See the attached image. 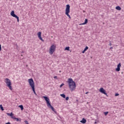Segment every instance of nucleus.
<instances>
[{
    "mask_svg": "<svg viewBox=\"0 0 124 124\" xmlns=\"http://www.w3.org/2000/svg\"><path fill=\"white\" fill-rule=\"evenodd\" d=\"M68 83L69 85V88L71 92H73L75 89H76V83L73 81V79L71 78H69L68 79Z\"/></svg>",
    "mask_w": 124,
    "mask_h": 124,
    "instance_id": "obj_1",
    "label": "nucleus"
},
{
    "mask_svg": "<svg viewBox=\"0 0 124 124\" xmlns=\"http://www.w3.org/2000/svg\"><path fill=\"white\" fill-rule=\"evenodd\" d=\"M28 82L30 86H31L34 94H35V95H37V94H36V93L35 92V89L34 88V81H33V79L32 78H30L28 79Z\"/></svg>",
    "mask_w": 124,
    "mask_h": 124,
    "instance_id": "obj_2",
    "label": "nucleus"
},
{
    "mask_svg": "<svg viewBox=\"0 0 124 124\" xmlns=\"http://www.w3.org/2000/svg\"><path fill=\"white\" fill-rule=\"evenodd\" d=\"M70 12V5L69 4H67L66 6L65 9V15L69 17L70 19H71V17H70V15H69V13Z\"/></svg>",
    "mask_w": 124,
    "mask_h": 124,
    "instance_id": "obj_3",
    "label": "nucleus"
},
{
    "mask_svg": "<svg viewBox=\"0 0 124 124\" xmlns=\"http://www.w3.org/2000/svg\"><path fill=\"white\" fill-rule=\"evenodd\" d=\"M5 83H6L8 88L11 90L12 91V86H11V81L10 79L8 78H5Z\"/></svg>",
    "mask_w": 124,
    "mask_h": 124,
    "instance_id": "obj_4",
    "label": "nucleus"
},
{
    "mask_svg": "<svg viewBox=\"0 0 124 124\" xmlns=\"http://www.w3.org/2000/svg\"><path fill=\"white\" fill-rule=\"evenodd\" d=\"M55 50H56V46L54 45H52L49 49V54L52 55L54 52H55Z\"/></svg>",
    "mask_w": 124,
    "mask_h": 124,
    "instance_id": "obj_5",
    "label": "nucleus"
},
{
    "mask_svg": "<svg viewBox=\"0 0 124 124\" xmlns=\"http://www.w3.org/2000/svg\"><path fill=\"white\" fill-rule=\"evenodd\" d=\"M11 15L12 16V17L16 18V19H17V22L19 23V16H17V15L15 14L14 11H12L11 12Z\"/></svg>",
    "mask_w": 124,
    "mask_h": 124,
    "instance_id": "obj_6",
    "label": "nucleus"
},
{
    "mask_svg": "<svg viewBox=\"0 0 124 124\" xmlns=\"http://www.w3.org/2000/svg\"><path fill=\"white\" fill-rule=\"evenodd\" d=\"M43 98H44V99L46 101V104H47V106H48V105H49V104H51V103H50V99H49L48 98V97L46 96H43Z\"/></svg>",
    "mask_w": 124,
    "mask_h": 124,
    "instance_id": "obj_7",
    "label": "nucleus"
},
{
    "mask_svg": "<svg viewBox=\"0 0 124 124\" xmlns=\"http://www.w3.org/2000/svg\"><path fill=\"white\" fill-rule=\"evenodd\" d=\"M99 92L100 93H103L104 94H105V95H107V93H106V91H105V90H104V89L103 88H101L99 89Z\"/></svg>",
    "mask_w": 124,
    "mask_h": 124,
    "instance_id": "obj_8",
    "label": "nucleus"
},
{
    "mask_svg": "<svg viewBox=\"0 0 124 124\" xmlns=\"http://www.w3.org/2000/svg\"><path fill=\"white\" fill-rule=\"evenodd\" d=\"M121 66H122V64H121V62H120L118 65H117V68L115 69L116 71H120L121 70Z\"/></svg>",
    "mask_w": 124,
    "mask_h": 124,
    "instance_id": "obj_9",
    "label": "nucleus"
},
{
    "mask_svg": "<svg viewBox=\"0 0 124 124\" xmlns=\"http://www.w3.org/2000/svg\"><path fill=\"white\" fill-rule=\"evenodd\" d=\"M47 107H48V108H49L50 109H51V110H52V111H53L54 113H57V111H55V108H54V107H53V106H52L51 104H49L48 105H47Z\"/></svg>",
    "mask_w": 124,
    "mask_h": 124,
    "instance_id": "obj_10",
    "label": "nucleus"
},
{
    "mask_svg": "<svg viewBox=\"0 0 124 124\" xmlns=\"http://www.w3.org/2000/svg\"><path fill=\"white\" fill-rule=\"evenodd\" d=\"M12 119H14L16 122H21V118H17L15 116L12 117Z\"/></svg>",
    "mask_w": 124,
    "mask_h": 124,
    "instance_id": "obj_11",
    "label": "nucleus"
},
{
    "mask_svg": "<svg viewBox=\"0 0 124 124\" xmlns=\"http://www.w3.org/2000/svg\"><path fill=\"white\" fill-rule=\"evenodd\" d=\"M80 122L82 124H86V123H87V120H86L85 118H82V120L80 121Z\"/></svg>",
    "mask_w": 124,
    "mask_h": 124,
    "instance_id": "obj_12",
    "label": "nucleus"
},
{
    "mask_svg": "<svg viewBox=\"0 0 124 124\" xmlns=\"http://www.w3.org/2000/svg\"><path fill=\"white\" fill-rule=\"evenodd\" d=\"M86 24H88V19H85V21L84 23L80 24L79 25L81 26L82 25H86Z\"/></svg>",
    "mask_w": 124,
    "mask_h": 124,
    "instance_id": "obj_13",
    "label": "nucleus"
},
{
    "mask_svg": "<svg viewBox=\"0 0 124 124\" xmlns=\"http://www.w3.org/2000/svg\"><path fill=\"white\" fill-rule=\"evenodd\" d=\"M115 9L117 10H121L122 8H121V7H120V6H117L116 7Z\"/></svg>",
    "mask_w": 124,
    "mask_h": 124,
    "instance_id": "obj_14",
    "label": "nucleus"
},
{
    "mask_svg": "<svg viewBox=\"0 0 124 124\" xmlns=\"http://www.w3.org/2000/svg\"><path fill=\"white\" fill-rule=\"evenodd\" d=\"M18 107H19V108H20L21 110H24V107L22 105H19V106H18Z\"/></svg>",
    "mask_w": 124,
    "mask_h": 124,
    "instance_id": "obj_15",
    "label": "nucleus"
},
{
    "mask_svg": "<svg viewBox=\"0 0 124 124\" xmlns=\"http://www.w3.org/2000/svg\"><path fill=\"white\" fill-rule=\"evenodd\" d=\"M61 96H62V97H63V98H65V94H60Z\"/></svg>",
    "mask_w": 124,
    "mask_h": 124,
    "instance_id": "obj_16",
    "label": "nucleus"
},
{
    "mask_svg": "<svg viewBox=\"0 0 124 124\" xmlns=\"http://www.w3.org/2000/svg\"><path fill=\"white\" fill-rule=\"evenodd\" d=\"M0 108L2 111H3L4 109L3 108V107H2V105H0Z\"/></svg>",
    "mask_w": 124,
    "mask_h": 124,
    "instance_id": "obj_17",
    "label": "nucleus"
},
{
    "mask_svg": "<svg viewBox=\"0 0 124 124\" xmlns=\"http://www.w3.org/2000/svg\"><path fill=\"white\" fill-rule=\"evenodd\" d=\"M8 115H9L10 117H11V118H12V117H14L13 116V113L11 112V113H8Z\"/></svg>",
    "mask_w": 124,
    "mask_h": 124,
    "instance_id": "obj_18",
    "label": "nucleus"
},
{
    "mask_svg": "<svg viewBox=\"0 0 124 124\" xmlns=\"http://www.w3.org/2000/svg\"><path fill=\"white\" fill-rule=\"evenodd\" d=\"M37 35H38V37H39V36H41V32H38Z\"/></svg>",
    "mask_w": 124,
    "mask_h": 124,
    "instance_id": "obj_19",
    "label": "nucleus"
},
{
    "mask_svg": "<svg viewBox=\"0 0 124 124\" xmlns=\"http://www.w3.org/2000/svg\"><path fill=\"white\" fill-rule=\"evenodd\" d=\"M69 46H66L65 48V50H66V51H69Z\"/></svg>",
    "mask_w": 124,
    "mask_h": 124,
    "instance_id": "obj_20",
    "label": "nucleus"
},
{
    "mask_svg": "<svg viewBox=\"0 0 124 124\" xmlns=\"http://www.w3.org/2000/svg\"><path fill=\"white\" fill-rule=\"evenodd\" d=\"M38 38H39L40 40H41L42 41H44V40H43V39H42V37L41 36L38 37Z\"/></svg>",
    "mask_w": 124,
    "mask_h": 124,
    "instance_id": "obj_21",
    "label": "nucleus"
},
{
    "mask_svg": "<svg viewBox=\"0 0 124 124\" xmlns=\"http://www.w3.org/2000/svg\"><path fill=\"white\" fill-rule=\"evenodd\" d=\"M88 49H89V47L86 46L85 47V48H84V50L86 51H87V50H88Z\"/></svg>",
    "mask_w": 124,
    "mask_h": 124,
    "instance_id": "obj_22",
    "label": "nucleus"
},
{
    "mask_svg": "<svg viewBox=\"0 0 124 124\" xmlns=\"http://www.w3.org/2000/svg\"><path fill=\"white\" fill-rule=\"evenodd\" d=\"M108 113H109V112L107 111V112H105L104 114H105V116H107V114H108Z\"/></svg>",
    "mask_w": 124,
    "mask_h": 124,
    "instance_id": "obj_23",
    "label": "nucleus"
},
{
    "mask_svg": "<svg viewBox=\"0 0 124 124\" xmlns=\"http://www.w3.org/2000/svg\"><path fill=\"white\" fill-rule=\"evenodd\" d=\"M119 95H120V94H119L118 93H116L115 94V96H119Z\"/></svg>",
    "mask_w": 124,
    "mask_h": 124,
    "instance_id": "obj_24",
    "label": "nucleus"
},
{
    "mask_svg": "<svg viewBox=\"0 0 124 124\" xmlns=\"http://www.w3.org/2000/svg\"><path fill=\"white\" fill-rule=\"evenodd\" d=\"M62 86H64V83H62V84L60 85V88H62Z\"/></svg>",
    "mask_w": 124,
    "mask_h": 124,
    "instance_id": "obj_25",
    "label": "nucleus"
},
{
    "mask_svg": "<svg viewBox=\"0 0 124 124\" xmlns=\"http://www.w3.org/2000/svg\"><path fill=\"white\" fill-rule=\"evenodd\" d=\"M69 97H68V96L66 97L65 98L66 100H69Z\"/></svg>",
    "mask_w": 124,
    "mask_h": 124,
    "instance_id": "obj_26",
    "label": "nucleus"
},
{
    "mask_svg": "<svg viewBox=\"0 0 124 124\" xmlns=\"http://www.w3.org/2000/svg\"><path fill=\"white\" fill-rule=\"evenodd\" d=\"M86 52V50H84V49L82 51V54H84Z\"/></svg>",
    "mask_w": 124,
    "mask_h": 124,
    "instance_id": "obj_27",
    "label": "nucleus"
},
{
    "mask_svg": "<svg viewBox=\"0 0 124 124\" xmlns=\"http://www.w3.org/2000/svg\"><path fill=\"white\" fill-rule=\"evenodd\" d=\"M54 79H58V77L55 76L54 77Z\"/></svg>",
    "mask_w": 124,
    "mask_h": 124,
    "instance_id": "obj_28",
    "label": "nucleus"
},
{
    "mask_svg": "<svg viewBox=\"0 0 124 124\" xmlns=\"http://www.w3.org/2000/svg\"><path fill=\"white\" fill-rule=\"evenodd\" d=\"M1 51V45H0V51Z\"/></svg>",
    "mask_w": 124,
    "mask_h": 124,
    "instance_id": "obj_29",
    "label": "nucleus"
},
{
    "mask_svg": "<svg viewBox=\"0 0 124 124\" xmlns=\"http://www.w3.org/2000/svg\"><path fill=\"white\" fill-rule=\"evenodd\" d=\"M109 45V46H112V44L111 43H110Z\"/></svg>",
    "mask_w": 124,
    "mask_h": 124,
    "instance_id": "obj_30",
    "label": "nucleus"
},
{
    "mask_svg": "<svg viewBox=\"0 0 124 124\" xmlns=\"http://www.w3.org/2000/svg\"><path fill=\"white\" fill-rule=\"evenodd\" d=\"M6 124H10V122H8V123H6Z\"/></svg>",
    "mask_w": 124,
    "mask_h": 124,
    "instance_id": "obj_31",
    "label": "nucleus"
},
{
    "mask_svg": "<svg viewBox=\"0 0 124 124\" xmlns=\"http://www.w3.org/2000/svg\"><path fill=\"white\" fill-rule=\"evenodd\" d=\"M88 93H89V92H86V93H85L86 94H88Z\"/></svg>",
    "mask_w": 124,
    "mask_h": 124,
    "instance_id": "obj_32",
    "label": "nucleus"
},
{
    "mask_svg": "<svg viewBox=\"0 0 124 124\" xmlns=\"http://www.w3.org/2000/svg\"><path fill=\"white\" fill-rule=\"evenodd\" d=\"M110 49H113V47H110Z\"/></svg>",
    "mask_w": 124,
    "mask_h": 124,
    "instance_id": "obj_33",
    "label": "nucleus"
},
{
    "mask_svg": "<svg viewBox=\"0 0 124 124\" xmlns=\"http://www.w3.org/2000/svg\"><path fill=\"white\" fill-rule=\"evenodd\" d=\"M25 123H28V121H25Z\"/></svg>",
    "mask_w": 124,
    "mask_h": 124,
    "instance_id": "obj_34",
    "label": "nucleus"
},
{
    "mask_svg": "<svg viewBox=\"0 0 124 124\" xmlns=\"http://www.w3.org/2000/svg\"><path fill=\"white\" fill-rule=\"evenodd\" d=\"M59 72H60V73L62 72V71H60Z\"/></svg>",
    "mask_w": 124,
    "mask_h": 124,
    "instance_id": "obj_35",
    "label": "nucleus"
},
{
    "mask_svg": "<svg viewBox=\"0 0 124 124\" xmlns=\"http://www.w3.org/2000/svg\"><path fill=\"white\" fill-rule=\"evenodd\" d=\"M94 124H96V122H95Z\"/></svg>",
    "mask_w": 124,
    "mask_h": 124,
    "instance_id": "obj_36",
    "label": "nucleus"
},
{
    "mask_svg": "<svg viewBox=\"0 0 124 124\" xmlns=\"http://www.w3.org/2000/svg\"><path fill=\"white\" fill-rule=\"evenodd\" d=\"M26 124H29V123H27Z\"/></svg>",
    "mask_w": 124,
    "mask_h": 124,
    "instance_id": "obj_37",
    "label": "nucleus"
}]
</instances>
